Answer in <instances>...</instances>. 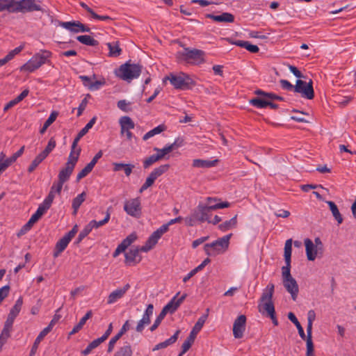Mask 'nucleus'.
<instances>
[{"mask_svg":"<svg viewBox=\"0 0 356 356\" xmlns=\"http://www.w3.org/2000/svg\"><path fill=\"white\" fill-rule=\"evenodd\" d=\"M327 204H328L330 211H332V216L334 219L337 221L338 224H341L343 222V218L341 214L340 213L337 206L334 202L327 201Z\"/></svg>","mask_w":356,"mask_h":356,"instance_id":"nucleus-33","label":"nucleus"},{"mask_svg":"<svg viewBox=\"0 0 356 356\" xmlns=\"http://www.w3.org/2000/svg\"><path fill=\"white\" fill-rule=\"evenodd\" d=\"M142 71V66L139 64L130 63L127 62L120 65L116 72V75L122 80L130 81L138 78Z\"/></svg>","mask_w":356,"mask_h":356,"instance_id":"nucleus-5","label":"nucleus"},{"mask_svg":"<svg viewBox=\"0 0 356 356\" xmlns=\"http://www.w3.org/2000/svg\"><path fill=\"white\" fill-rule=\"evenodd\" d=\"M218 200V198L208 197L206 198V204L200 203L193 210L191 216L190 217L189 225H193V221L194 220H197L201 222L206 221L208 222L211 217V211L227 208L230 206V203L228 202L211 204V202H216Z\"/></svg>","mask_w":356,"mask_h":356,"instance_id":"nucleus-2","label":"nucleus"},{"mask_svg":"<svg viewBox=\"0 0 356 356\" xmlns=\"http://www.w3.org/2000/svg\"><path fill=\"white\" fill-rule=\"evenodd\" d=\"M130 104V103L127 102L125 99H122L118 101V107L124 112H128L129 109L128 108V106Z\"/></svg>","mask_w":356,"mask_h":356,"instance_id":"nucleus-63","label":"nucleus"},{"mask_svg":"<svg viewBox=\"0 0 356 356\" xmlns=\"http://www.w3.org/2000/svg\"><path fill=\"white\" fill-rule=\"evenodd\" d=\"M250 104L257 108H264L268 106V99L267 97L252 98L250 100Z\"/></svg>","mask_w":356,"mask_h":356,"instance_id":"nucleus-36","label":"nucleus"},{"mask_svg":"<svg viewBox=\"0 0 356 356\" xmlns=\"http://www.w3.org/2000/svg\"><path fill=\"white\" fill-rule=\"evenodd\" d=\"M282 281L283 285L287 292L291 294L292 299L296 300L299 292V287L296 280L291 277V278H288Z\"/></svg>","mask_w":356,"mask_h":356,"instance_id":"nucleus-16","label":"nucleus"},{"mask_svg":"<svg viewBox=\"0 0 356 356\" xmlns=\"http://www.w3.org/2000/svg\"><path fill=\"white\" fill-rule=\"evenodd\" d=\"M104 84H105V81L104 79L102 81L101 80L92 81V84L86 83V85H88V88L92 91L99 90Z\"/></svg>","mask_w":356,"mask_h":356,"instance_id":"nucleus-53","label":"nucleus"},{"mask_svg":"<svg viewBox=\"0 0 356 356\" xmlns=\"http://www.w3.org/2000/svg\"><path fill=\"white\" fill-rule=\"evenodd\" d=\"M74 168L65 165L58 173V180L63 183L66 182L73 172Z\"/></svg>","mask_w":356,"mask_h":356,"instance_id":"nucleus-29","label":"nucleus"},{"mask_svg":"<svg viewBox=\"0 0 356 356\" xmlns=\"http://www.w3.org/2000/svg\"><path fill=\"white\" fill-rule=\"evenodd\" d=\"M170 165L164 164L154 168L147 177L145 182L142 185L139 190V193H143L149 187L152 186L155 180L168 170Z\"/></svg>","mask_w":356,"mask_h":356,"instance_id":"nucleus-9","label":"nucleus"},{"mask_svg":"<svg viewBox=\"0 0 356 356\" xmlns=\"http://www.w3.org/2000/svg\"><path fill=\"white\" fill-rule=\"evenodd\" d=\"M154 306L152 304H149L143 315L142 318L138 322L136 330L138 332H142L146 325L150 323V317L153 314Z\"/></svg>","mask_w":356,"mask_h":356,"instance_id":"nucleus-15","label":"nucleus"},{"mask_svg":"<svg viewBox=\"0 0 356 356\" xmlns=\"http://www.w3.org/2000/svg\"><path fill=\"white\" fill-rule=\"evenodd\" d=\"M281 87L286 90L292 91L295 90V86L292 85L289 81L285 79H281L280 81Z\"/></svg>","mask_w":356,"mask_h":356,"instance_id":"nucleus-59","label":"nucleus"},{"mask_svg":"<svg viewBox=\"0 0 356 356\" xmlns=\"http://www.w3.org/2000/svg\"><path fill=\"white\" fill-rule=\"evenodd\" d=\"M48 330L47 329H43L40 332V334H38V336L36 337L34 343H33V345L31 348V352H30V356H33L37 350H38V346L40 344V343L42 341V340L48 334Z\"/></svg>","mask_w":356,"mask_h":356,"instance_id":"nucleus-30","label":"nucleus"},{"mask_svg":"<svg viewBox=\"0 0 356 356\" xmlns=\"http://www.w3.org/2000/svg\"><path fill=\"white\" fill-rule=\"evenodd\" d=\"M11 330H12L3 327L0 334V339L6 342L7 339L10 337Z\"/></svg>","mask_w":356,"mask_h":356,"instance_id":"nucleus-64","label":"nucleus"},{"mask_svg":"<svg viewBox=\"0 0 356 356\" xmlns=\"http://www.w3.org/2000/svg\"><path fill=\"white\" fill-rule=\"evenodd\" d=\"M291 252H292V239L286 240L284 245V260L285 261H291Z\"/></svg>","mask_w":356,"mask_h":356,"instance_id":"nucleus-45","label":"nucleus"},{"mask_svg":"<svg viewBox=\"0 0 356 356\" xmlns=\"http://www.w3.org/2000/svg\"><path fill=\"white\" fill-rule=\"evenodd\" d=\"M90 232H91L90 228L88 225H86L85 227L81 231L77 238L76 239V243L78 244V243H81V241L85 237H86Z\"/></svg>","mask_w":356,"mask_h":356,"instance_id":"nucleus-54","label":"nucleus"},{"mask_svg":"<svg viewBox=\"0 0 356 356\" xmlns=\"http://www.w3.org/2000/svg\"><path fill=\"white\" fill-rule=\"evenodd\" d=\"M169 80L176 89L188 90L195 85L193 79L186 74L181 72L178 74H170L164 81Z\"/></svg>","mask_w":356,"mask_h":356,"instance_id":"nucleus-7","label":"nucleus"},{"mask_svg":"<svg viewBox=\"0 0 356 356\" xmlns=\"http://www.w3.org/2000/svg\"><path fill=\"white\" fill-rule=\"evenodd\" d=\"M124 211L130 216L138 218L142 214L141 202L139 197L127 200L124 204Z\"/></svg>","mask_w":356,"mask_h":356,"instance_id":"nucleus-10","label":"nucleus"},{"mask_svg":"<svg viewBox=\"0 0 356 356\" xmlns=\"http://www.w3.org/2000/svg\"><path fill=\"white\" fill-rule=\"evenodd\" d=\"M232 44L245 48L251 53H257L259 51V49L257 45L252 44L248 41L236 40L232 42Z\"/></svg>","mask_w":356,"mask_h":356,"instance_id":"nucleus-28","label":"nucleus"},{"mask_svg":"<svg viewBox=\"0 0 356 356\" xmlns=\"http://www.w3.org/2000/svg\"><path fill=\"white\" fill-rule=\"evenodd\" d=\"M305 245L307 259L309 261H314L320 250L316 246H314V243L309 238L305 239Z\"/></svg>","mask_w":356,"mask_h":356,"instance_id":"nucleus-19","label":"nucleus"},{"mask_svg":"<svg viewBox=\"0 0 356 356\" xmlns=\"http://www.w3.org/2000/svg\"><path fill=\"white\" fill-rule=\"evenodd\" d=\"M207 318V315H203L200 317L193 327L192 330L190 332L188 337L195 340L198 332L202 330L206 320Z\"/></svg>","mask_w":356,"mask_h":356,"instance_id":"nucleus-24","label":"nucleus"},{"mask_svg":"<svg viewBox=\"0 0 356 356\" xmlns=\"http://www.w3.org/2000/svg\"><path fill=\"white\" fill-rule=\"evenodd\" d=\"M70 238L67 235L65 234L56 244V247L54 251V257H58L61 252H63L67 248V245L70 242Z\"/></svg>","mask_w":356,"mask_h":356,"instance_id":"nucleus-20","label":"nucleus"},{"mask_svg":"<svg viewBox=\"0 0 356 356\" xmlns=\"http://www.w3.org/2000/svg\"><path fill=\"white\" fill-rule=\"evenodd\" d=\"M286 265L282 267V280L291 278V261H285Z\"/></svg>","mask_w":356,"mask_h":356,"instance_id":"nucleus-47","label":"nucleus"},{"mask_svg":"<svg viewBox=\"0 0 356 356\" xmlns=\"http://www.w3.org/2000/svg\"><path fill=\"white\" fill-rule=\"evenodd\" d=\"M24 151V146H22L17 152H16L15 154H13L10 157L7 158V161L10 163L11 165L14 162L16 161V160L22 155Z\"/></svg>","mask_w":356,"mask_h":356,"instance_id":"nucleus-56","label":"nucleus"},{"mask_svg":"<svg viewBox=\"0 0 356 356\" xmlns=\"http://www.w3.org/2000/svg\"><path fill=\"white\" fill-rule=\"evenodd\" d=\"M206 17L211 19L218 22L232 23L234 21V16L229 13H223L220 15H214L213 14H207Z\"/></svg>","mask_w":356,"mask_h":356,"instance_id":"nucleus-22","label":"nucleus"},{"mask_svg":"<svg viewBox=\"0 0 356 356\" xmlns=\"http://www.w3.org/2000/svg\"><path fill=\"white\" fill-rule=\"evenodd\" d=\"M237 216L236 215L229 220H227L218 225V229L222 232H226L232 227H235L237 223Z\"/></svg>","mask_w":356,"mask_h":356,"instance_id":"nucleus-39","label":"nucleus"},{"mask_svg":"<svg viewBox=\"0 0 356 356\" xmlns=\"http://www.w3.org/2000/svg\"><path fill=\"white\" fill-rule=\"evenodd\" d=\"M205 53L197 49L184 47L183 51H177L176 58L179 62H186L191 65H200L205 62Z\"/></svg>","mask_w":356,"mask_h":356,"instance_id":"nucleus-4","label":"nucleus"},{"mask_svg":"<svg viewBox=\"0 0 356 356\" xmlns=\"http://www.w3.org/2000/svg\"><path fill=\"white\" fill-rule=\"evenodd\" d=\"M194 341L195 340L188 337L181 346V351L179 356H182L184 354H185L190 349Z\"/></svg>","mask_w":356,"mask_h":356,"instance_id":"nucleus-50","label":"nucleus"},{"mask_svg":"<svg viewBox=\"0 0 356 356\" xmlns=\"http://www.w3.org/2000/svg\"><path fill=\"white\" fill-rule=\"evenodd\" d=\"M132 355L131 346L129 343L126 342L123 346L117 350L113 356H132Z\"/></svg>","mask_w":356,"mask_h":356,"instance_id":"nucleus-35","label":"nucleus"},{"mask_svg":"<svg viewBox=\"0 0 356 356\" xmlns=\"http://www.w3.org/2000/svg\"><path fill=\"white\" fill-rule=\"evenodd\" d=\"M110 217H111V213H110L109 211L107 210L106 216L102 220L97 221V220H92L87 225L90 228V230L92 231V229L93 228L97 229L99 227L103 226L105 224H106L109 221Z\"/></svg>","mask_w":356,"mask_h":356,"instance_id":"nucleus-34","label":"nucleus"},{"mask_svg":"<svg viewBox=\"0 0 356 356\" xmlns=\"http://www.w3.org/2000/svg\"><path fill=\"white\" fill-rule=\"evenodd\" d=\"M165 316L166 314L164 313V312L161 311L159 316L156 317L153 325L150 327L149 330L151 332H153L157 329Z\"/></svg>","mask_w":356,"mask_h":356,"instance_id":"nucleus-52","label":"nucleus"},{"mask_svg":"<svg viewBox=\"0 0 356 356\" xmlns=\"http://www.w3.org/2000/svg\"><path fill=\"white\" fill-rule=\"evenodd\" d=\"M295 92L300 93L301 97L307 99H312L314 97L313 81L312 79L308 83L300 79L296 81L295 85Z\"/></svg>","mask_w":356,"mask_h":356,"instance_id":"nucleus-8","label":"nucleus"},{"mask_svg":"<svg viewBox=\"0 0 356 356\" xmlns=\"http://www.w3.org/2000/svg\"><path fill=\"white\" fill-rule=\"evenodd\" d=\"M142 251L140 248L132 247L125 253V262L128 265H132L133 264L139 263L141 260V257L139 254V252Z\"/></svg>","mask_w":356,"mask_h":356,"instance_id":"nucleus-17","label":"nucleus"},{"mask_svg":"<svg viewBox=\"0 0 356 356\" xmlns=\"http://www.w3.org/2000/svg\"><path fill=\"white\" fill-rule=\"evenodd\" d=\"M56 144V140L53 138H51L48 142L47 147L41 152V154L44 155V157L47 158L49 153L55 148Z\"/></svg>","mask_w":356,"mask_h":356,"instance_id":"nucleus-48","label":"nucleus"},{"mask_svg":"<svg viewBox=\"0 0 356 356\" xmlns=\"http://www.w3.org/2000/svg\"><path fill=\"white\" fill-rule=\"evenodd\" d=\"M80 23L79 21L61 22L59 25L72 33H79Z\"/></svg>","mask_w":356,"mask_h":356,"instance_id":"nucleus-32","label":"nucleus"},{"mask_svg":"<svg viewBox=\"0 0 356 356\" xmlns=\"http://www.w3.org/2000/svg\"><path fill=\"white\" fill-rule=\"evenodd\" d=\"M305 340H306L307 352H308L309 354H314V348L312 337H307Z\"/></svg>","mask_w":356,"mask_h":356,"instance_id":"nucleus-61","label":"nucleus"},{"mask_svg":"<svg viewBox=\"0 0 356 356\" xmlns=\"http://www.w3.org/2000/svg\"><path fill=\"white\" fill-rule=\"evenodd\" d=\"M46 159L41 153H40L31 162L27 170L29 172H33L36 168Z\"/></svg>","mask_w":356,"mask_h":356,"instance_id":"nucleus-42","label":"nucleus"},{"mask_svg":"<svg viewBox=\"0 0 356 356\" xmlns=\"http://www.w3.org/2000/svg\"><path fill=\"white\" fill-rule=\"evenodd\" d=\"M130 285L125 284L122 288H119L112 291L107 298V304L111 305L116 302L118 300L121 299L129 289Z\"/></svg>","mask_w":356,"mask_h":356,"instance_id":"nucleus-18","label":"nucleus"},{"mask_svg":"<svg viewBox=\"0 0 356 356\" xmlns=\"http://www.w3.org/2000/svg\"><path fill=\"white\" fill-rule=\"evenodd\" d=\"M76 40L81 43L88 46L95 47L99 44L97 40L88 35H79Z\"/></svg>","mask_w":356,"mask_h":356,"instance_id":"nucleus-37","label":"nucleus"},{"mask_svg":"<svg viewBox=\"0 0 356 356\" xmlns=\"http://www.w3.org/2000/svg\"><path fill=\"white\" fill-rule=\"evenodd\" d=\"M274 289L275 286L273 284L270 283L267 285L266 289L264 290L260 298V301L261 303L272 301L273 296L274 293Z\"/></svg>","mask_w":356,"mask_h":356,"instance_id":"nucleus-26","label":"nucleus"},{"mask_svg":"<svg viewBox=\"0 0 356 356\" xmlns=\"http://www.w3.org/2000/svg\"><path fill=\"white\" fill-rule=\"evenodd\" d=\"M218 163V159L210 161L196 159L193 160L192 166L195 168H210L215 167Z\"/></svg>","mask_w":356,"mask_h":356,"instance_id":"nucleus-21","label":"nucleus"},{"mask_svg":"<svg viewBox=\"0 0 356 356\" xmlns=\"http://www.w3.org/2000/svg\"><path fill=\"white\" fill-rule=\"evenodd\" d=\"M26 13L44 10L39 0H0V13Z\"/></svg>","mask_w":356,"mask_h":356,"instance_id":"nucleus-1","label":"nucleus"},{"mask_svg":"<svg viewBox=\"0 0 356 356\" xmlns=\"http://www.w3.org/2000/svg\"><path fill=\"white\" fill-rule=\"evenodd\" d=\"M122 337H120V334H115L114 337H113L109 342H108V349H107V352L108 353H111L114 348H115V343L116 342L121 338Z\"/></svg>","mask_w":356,"mask_h":356,"instance_id":"nucleus-57","label":"nucleus"},{"mask_svg":"<svg viewBox=\"0 0 356 356\" xmlns=\"http://www.w3.org/2000/svg\"><path fill=\"white\" fill-rule=\"evenodd\" d=\"M179 292H178L172 299L171 300L163 307L162 309V312H164L165 314L168 313L173 314L180 306V305L183 302V301L186 298L187 295L186 293L183 294L180 298H177Z\"/></svg>","mask_w":356,"mask_h":356,"instance_id":"nucleus-14","label":"nucleus"},{"mask_svg":"<svg viewBox=\"0 0 356 356\" xmlns=\"http://www.w3.org/2000/svg\"><path fill=\"white\" fill-rule=\"evenodd\" d=\"M168 232V225H163L156 231H154L148 238L145 244L140 247L142 252H148L152 249L158 243L159 239Z\"/></svg>","mask_w":356,"mask_h":356,"instance_id":"nucleus-11","label":"nucleus"},{"mask_svg":"<svg viewBox=\"0 0 356 356\" xmlns=\"http://www.w3.org/2000/svg\"><path fill=\"white\" fill-rule=\"evenodd\" d=\"M154 151L157 152L156 154V156H159V160L161 161V160H162L163 159L165 158L166 154H169L170 152H172V147H168L167 145H165L162 149H159L158 147H154Z\"/></svg>","mask_w":356,"mask_h":356,"instance_id":"nucleus-46","label":"nucleus"},{"mask_svg":"<svg viewBox=\"0 0 356 356\" xmlns=\"http://www.w3.org/2000/svg\"><path fill=\"white\" fill-rule=\"evenodd\" d=\"M179 333H180V330H177L175 332V333L170 338L168 339L167 340H165L163 342H161V343H159L158 344H156L153 348V351L165 348L168 346L175 343L178 339Z\"/></svg>","mask_w":356,"mask_h":356,"instance_id":"nucleus-25","label":"nucleus"},{"mask_svg":"<svg viewBox=\"0 0 356 356\" xmlns=\"http://www.w3.org/2000/svg\"><path fill=\"white\" fill-rule=\"evenodd\" d=\"M64 183L60 181H58L57 182H54L51 187V189L54 191L55 193L60 194L63 188V185Z\"/></svg>","mask_w":356,"mask_h":356,"instance_id":"nucleus-62","label":"nucleus"},{"mask_svg":"<svg viewBox=\"0 0 356 356\" xmlns=\"http://www.w3.org/2000/svg\"><path fill=\"white\" fill-rule=\"evenodd\" d=\"M246 316L243 314L238 316L233 325V335L236 339H241L245 330Z\"/></svg>","mask_w":356,"mask_h":356,"instance_id":"nucleus-13","label":"nucleus"},{"mask_svg":"<svg viewBox=\"0 0 356 356\" xmlns=\"http://www.w3.org/2000/svg\"><path fill=\"white\" fill-rule=\"evenodd\" d=\"M259 307V312L264 314L266 313V316L268 317L275 314V307L273 301L261 303Z\"/></svg>","mask_w":356,"mask_h":356,"instance_id":"nucleus-31","label":"nucleus"},{"mask_svg":"<svg viewBox=\"0 0 356 356\" xmlns=\"http://www.w3.org/2000/svg\"><path fill=\"white\" fill-rule=\"evenodd\" d=\"M22 304L23 300L22 298L20 297L17 300L15 305L11 308L8 316L15 318L22 309Z\"/></svg>","mask_w":356,"mask_h":356,"instance_id":"nucleus-43","label":"nucleus"},{"mask_svg":"<svg viewBox=\"0 0 356 356\" xmlns=\"http://www.w3.org/2000/svg\"><path fill=\"white\" fill-rule=\"evenodd\" d=\"M119 124L120 125L121 135L125 134L127 140H131L133 134L131 132V130L135 127V124L131 118L129 116H122L119 120Z\"/></svg>","mask_w":356,"mask_h":356,"instance_id":"nucleus-12","label":"nucleus"},{"mask_svg":"<svg viewBox=\"0 0 356 356\" xmlns=\"http://www.w3.org/2000/svg\"><path fill=\"white\" fill-rule=\"evenodd\" d=\"M58 115V113L55 111H54L51 113L48 119L44 123L43 127L40 130V133L41 134H43L46 131L47 128L56 120Z\"/></svg>","mask_w":356,"mask_h":356,"instance_id":"nucleus-41","label":"nucleus"},{"mask_svg":"<svg viewBox=\"0 0 356 356\" xmlns=\"http://www.w3.org/2000/svg\"><path fill=\"white\" fill-rule=\"evenodd\" d=\"M159 156H156V155L155 154H152L150 156L146 158L143 161V168L145 169L149 168L152 165H153L154 163H155L156 162L159 161Z\"/></svg>","mask_w":356,"mask_h":356,"instance_id":"nucleus-49","label":"nucleus"},{"mask_svg":"<svg viewBox=\"0 0 356 356\" xmlns=\"http://www.w3.org/2000/svg\"><path fill=\"white\" fill-rule=\"evenodd\" d=\"M86 197V193L83 192L81 194L78 195L75 198L72 200V207L73 209V214L76 215L77 213V211L81 204L84 202Z\"/></svg>","mask_w":356,"mask_h":356,"instance_id":"nucleus-38","label":"nucleus"},{"mask_svg":"<svg viewBox=\"0 0 356 356\" xmlns=\"http://www.w3.org/2000/svg\"><path fill=\"white\" fill-rule=\"evenodd\" d=\"M81 147H76V149H73L72 145L71 146V151L70 155L67 159V161L65 165L74 168L81 153Z\"/></svg>","mask_w":356,"mask_h":356,"instance_id":"nucleus-23","label":"nucleus"},{"mask_svg":"<svg viewBox=\"0 0 356 356\" xmlns=\"http://www.w3.org/2000/svg\"><path fill=\"white\" fill-rule=\"evenodd\" d=\"M23 49H24L23 45L17 47L15 49H14L13 50L10 51L6 56L10 61L15 57V56H16L17 54L20 53Z\"/></svg>","mask_w":356,"mask_h":356,"instance_id":"nucleus-60","label":"nucleus"},{"mask_svg":"<svg viewBox=\"0 0 356 356\" xmlns=\"http://www.w3.org/2000/svg\"><path fill=\"white\" fill-rule=\"evenodd\" d=\"M92 167L89 164H87V165L78 173L76 176V181H79L81 179L86 177L92 170Z\"/></svg>","mask_w":356,"mask_h":356,"instance_id":"nucleus-51","label":"nucleus"},{"mask_svg":"<svg viewBox=\"0 0 356 356\" xmlns=\"http://www.w3.org/2000/svg\"><path fill=\"white\" fill-rule=\"evenodd\" d=\"M165 130V126L164 125H159L154 128L153 129L149 131L147 133H146L144 136L143 139L144 140H147L149 138L153 137L154 136L159 134L163 131Z\"/></svg>","mask_w":356,"mask_h":356,"instance_id":"nucleus-44","label":"nucleus"},{"mask_svg":"<svg viewBox=\"0 0 356 356\" xmlns=\"http://www.w3.org/2000/svg\"><path fill=\"white\" fill-rule=\"evenodd\" d=\"M232 234L219 238L215 241L204 245V251L209 256H213L224 252L229 247Z\"/></svg>","mask_w":356,"mask_h":356,"instance_id":"nucleus-6","label":"nucleus"},{"mask_svg":"<svg viewBox=\"0 0 356 356\" xmlns=\"http://www.w3.org/2000/svg\"><path fill=\"white\" fill-rule=\"evenodd\" d=\"M52 53L48 50H40L20 67V71L33 72L42 65L49 63Z\"/></svg>","mask_w":356,"mask_h":356,"instance_id":"nucleus-3","label":"nucleus"},{"mask_svg":"<svg viewBox=\"0 0 356 356\" xmlns=\"http://www.w3.org/2000/svg\"><path fill=\"white\" fill-rule=\"evenodd\" d=\"M113 170L117 172L123 170L126 176L129 177L131 172L132 170L134 168V165L129 163H113Z\"/></svg>","mask_w":356,"mask_h":356,"instance_id":"nucleus-27","label":"nucleus"},{"mask_svg":"<svg viewBox=\"0 0 356 356\" xmlns=\"http://www.w3.org/2000/svg\"><path fill=\"white\" fill-rule=\"evenodd\" d=\"M88 133V131H86L84 129H82L79 133L78 134L76 135V136L75 137V138L74 139L73 142H72V147L73 149H76V147H78V143L79 141L80 140V139L84 136L86 134Z\"/></svg>","mask_w":356,"mask_h":356,"instance_id":"nucleus-58","label":"nucleus"},{"mask_svg":"<svg viewBox=\"0 0 356 356\" xmlns=\"http://www.w3.org/2000/svg\"><path fill=\"white\" fill-rule=\"evenodd\" d=\"M109 49L108 56L110 57H118L121 54L122 49L120 48L118 42L107 43Z\"/></svg>","mask_w":356,"mask_h":356,"instance_id":"nucleus-40","label":"nucleus"},{"mask_svg":"<svg viewBox=\"0 0 356 356\" xmlns=\"http://www.w3.org/2000/svg\"><path fill=\"white\" fill-rule=\"evenodd\" d=\"M137 239V236L135 233H131L127 236L122 241V243L127 248L132 243Z\"/></svg>","mask_w":356,"mask_h":356,"instance_id":"nucleus-55","label":"nucleus"}]
</instances>
